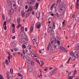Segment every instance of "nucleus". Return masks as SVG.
Wrapping results in <instances>:
<instances>
[{"label": "nucleus", "instance_id": "obj_60", "mask_svg": "<svg viewBox=\"0 0 79 79\" xmlns=\"http://www.w3.org/2000/svg\"><path fill=\"white\" fill-rule=\"evenodd\" d=\"M51 15L52 16H54V14L52 13L51 14Z\"/></svg>", "mask_w": 79, "mask_h": 79}, {"label": "nucleus", "instance_id": "obj_14", "mask_svg": "<svg viewBox=\"0 0 79 79\" xmlns=\"http://www.w3.org/2000/svg\"><path fill=\"white\" fill-rule=\"evenodd\" d=\"M40 12H38L36 14V17L37 19H39L40 18Z\"/></svg>", "mask_w": 79, "mask_h": 79}, {"label": "nucleus", "instance_id": "obj_2", "mask_svg": "<svg viewBox=\"0 0 79 79\" xmlns=\"http://www.w3.org/2000/svg\"><path fill=\"white\" fill-rule=\"evenodd\" d=\"M70 55L71 56H74L73 57V58H74V57H75L76 58H78V56H79V52H77V51H76L74 53L73 52H71L70 53Z\"/></svg>", "mask_w": 79, "mask_h": 79}, {"label": "nucleus", "instance_id": "obj_26", "mask_svg": "<svg viewBox=\"0 0 79 79\" xmlns=\"http://www.w3.org/2000/svg\"><path fill=\"white\" fill-rule=\"evenodd\" d=\"M71 57H70V58H69L68 60L67 61V62H66V63H67V64H69V61H70V60H71Z\"/></svg>", "mask_w": 79, "mask_h": 79}, {"label": "nucleus", "instance_id": "obj_27", "mask_svg": "<svg viewBox=\"0 0 79 79\" xmlns=\"http://www.w3.org/2000/svg\"><path fill=\"white\" fill-rule=\"evenodd\" d=\"M36 28H37V29H40V25H37L36 26Z\"/></svg>", "mask_w": 79, "mask_h": 79}, {"label": "nucleus", "instance_id": "obj_52", "mask_svg": "<svg viewBox=\"0 0 79 79\" xmlns=\"http://www.w3.org/2000/svg\"><path fill=\"white\" fill-rule=\"evenodd\" d=\"M60 68H63V64H62L60 66Z\"/></svg>", "mask_w": 79, "mask_h": 79}, {"label": "nucleus", "instance_id": "obj_38", "mask_svg": "<svg viewBox=\"0 0 79 79\" xmlns=\"http://www.w3.org/2000/svg\"><path fill=\"white\" fill-rule=\"evenodd\" d=\"M18 76H20V77H22L23 76L22 74H20V73H18Z\"/></svg>", "mask_w": 79, "mask_h": 79}, {"label": "nucleus", "instance_id": "obj_59", "mask_svg": "<svg viewBox=\"0 0 79 79\" xmlns=\"http://www.w3.org/2000/svg\"><path fill=\"white\" fill-rule=\"evenodd\" d=\"M49 69L50 70H52V69H53V68H52V67H49Z\"/></svg>", "mask_w": 79, "mask_h": 79}, {"label": "nucleus", "instance_id": "obj_31", "mask_svg": "<svg viewBox=\"0 0 79 79\" xmlns=\"http://www.w3.org/2000/svg\"><path fill=\"white\" fill-rule=\"evenodd\" d=\"M18 3L19 5H20L21 4V3H22V1H21V0H19L18 2Z\"/></svg>", "mask_w": 79, "mask_h": 79}, {"label": "nucleus", "instance_id": "obj_35", "mask_svg": "<svg viewBox=\"0 0 79 79\" xmlns=\"http://www.w3.org/2000/svg\"><path fill=\"white\" fill-rule=\"evenodd\" d=\"M28 47L30 50H31L32 48V46H31V45H29L28 46Z\"/></svg>", "mask_w": 79, "mask_h": 79}, {"label": "nucleus", "instance_id": "obj_47", "mask_svg": "<svg viewBox=\"0 0 79 79\" xmlns=\"http://www.w3.org/2000/svg\"><path fill=\"white\" fill-rule=\"evenodd\" d=\"M15 38L16 36H13L12 37V39H15Z\"/></svg>", "mask_w": 79, "mask_h": 79}, {"label": "nucleus", "instance_id": "obj_34", "mask_svg": "<svg viewBox=\"0 0 79 79\" xmlns=\"http://www.w3.org/2000/svg\"><path fill=\"white\" fill-rule=\"evenodd\" d=\"M60 50H63L64 49V48L62 46H60Z\"/></svg>", "mask_w": 79, "mask_h": 79}, {"label": "nucleus", "instance_id": "obj_55", "mask_svg": "<svg viewBox=\"0 0 79 79\" xmlns=\"http://www.w3.org/2000/svg\"><path fill=\"white\" fill-rule=\"evenodd\" d=\"M25 31H26V32L27 31V28L26 27L25 28Z\"/></svg>", "mask_w": 79, "mask_h": 79}, {"label": "nucleus", "instance_id": "obj_33", "mask_svg": "<svg viewBox=\"0 0 79 79\" xmlns=\"http://www.w3.org/2000/svg\"><path fill=\"white\" fill-rule=\"evenodd\" d=\"M23 33H24V32H23L21 31L20 32V36H22V35H23Z\"/></svg>", "mask_w": 79, "mask_h": 79}, {"label": "nucleus", "instance_id": "obj_6", "mask_svg": "<svg viewBox=\"0 0 79 79\" xmlns=\"http://www.w3.org/2000/svg\"><path fill=\"white\" fill-rule=\"evenodd\" d=\"M27 61L28 64H31L32 66H33V65H34V61H33V60H31V59L30 58H28L27 60Z\"/></svg>", "mask_w": 79, "mask_h": 79}, {"label": "nucleus", "instance_id": "obj_15", "mask_svg": "<svg viewBox=\"0 0 79 79\" xmlns=\"http://www.w3.org/2000/svg\"><path fill=\"white\" fill-rule=\"evenodd\" d=\"M76 20V21H77V20H79V14H77V16L75 18Z\"/></svg>", "mask_w": 79, "mask_h": 79}, {"label": "nucleus", "instance_id": "obj_11", "mask_svg": "<svg viewBox=\"0 0 79 79\" xmlns=\"http://www.w3.org/2000/svg\"><path fill=\"white\" fill-rule=\"evenodd\" d=\"M34 24H32L31 25V27L30 28V33H32V31H33V29H34Z\"/></svg>", "mask_w": 79, "mask_h": 79}, {"label": "nucleus", "instance_id": "obj_28", "mask_svg": "<svg viewBox=\"0 0 79 79\" xmlns=\"http://www.w3.org/2000/svg\"><path fill=\"white\" fill-rule=\"evenodd\" d=\"M50 35H54V32L53 31H52L50 33Z\"/></svg>", "mask_w": 79, "mask_h": 79}, {"label": "nucleus", "instance_id": "obj_63", "mask_svg": "<svg viewBox=\"0 0 79 79\" xmlns=\"http://www.w3.org/2000/svg\"><path fill=\"white\" fill-rule=\"evenodd\" d=\"M32 15H34V10L32 11Z\"/></svg>", "mask_w": 79, "mask_h": 79}, {"label": "nucleus", "instance_id": "obj_48", "mask_svg": "<svg viewBox=\"0 0 79 79\" xmlns=\"http://www.w3.org/2000/svg\"><path fill=\"white\" fill-rule=\"evenodd\" d=\"M63 52H67V50H66V49H64L63 50Z\"/></svg>", "mask_w": 79, "mask_h": 79}, {"label": "nucleus", "instance_id": "obj_46", "mask_svg": "<svg viewBox=\"0 0 79 79\" xmlns=\"http://www.w3.org/2000/svg\"><path fill=\"white\" fill-rule=\"evenodd\" d=\"M2 17L3 19H5V16L4 15H2Z\"/></svg>", "mask_w": 79, "mask_h": 79}, {"label": "nucleus", "instance_id": "obj_50", "mask_svg": "<svg viewBox=\"0 0 79 79\" xmlns=\"http://www.w3.org/2000/svg\"><path fill=\"white\" fill-rule=\"evenodd\" d=\"M28 3L29 5H31L32 4V3H31V2H28Z\"/></svg>", "mask_w": 79, "mask_h": 79}, {"label": "nucleus", "instance_id": "obj_18", "mask_svg": "<svg viewBox=\"0 0 79 79\" xmlns=\"http://www.w3.org/2000/svg\"><path fill=\"white\" fill-rule=\"evenodd\" d=\"M9 55L8 56V58L9 62L10 61V58H12V56L10 55V54L9 53Z\"/></svg>", "mask_w": 79, "mask_h": 79}, {"label": "nucleus", "instance_id": "obj_22", "mask_svg": "<svg viewBox=\"0 0 79 79\" xmlns=\"http://www.w3.org/2000/svg\"><path fill=\"white\" fill-rule=\"evenodd\" d=\"M32 4H34L35 3V0H31Z\"/></svg>", "mask_w": 79, "mask_h": 79}, {"label": "nucleus", "instance_id": "obj_16", "mask_svg": "<svg viewBox=\"0 0 79 79\" xmlns=\"http://www.w3.org/2000/svg\"><path fill=\"white\" fill-rule=\"evenodd\" d=\"M54 43V44H56V41L55 40V41H52V42H51V45L50 46L51 47H53V43Z\"/></svg>", "mask_w": 79, "mask_h": 79}, {"label": "nucleus", "instance_id": "obj_3", "mask_svg": "<svg viewBox=\"0 0 79 79\" xmlns=\"http://www.w3.org/2000/svg\"><path fill=\"white\" fill-rule=\"evenodd\" d=\"M58 11L60 13H61L62 11H64L66 10V8L63 6L62 5H59L58 6Z\"/></svg>", "mask_w": 79, "mask_h": 79}, {"label": "nucleus", "instance_id": "obj_10", "mask_svg": "<svg viewBox=\"0 0 79 79\" xmlns=\"http://www.w3.org/2000/svg\"><path fill=\"white\" fill-rule=\"evenodd\" d=\"M28 71L30 72H32V71H33V68L32 67V66H29Z\"/></svg>", "mask_w": 79, "mask_h": 79}, {"label": "nucleus", "instance_id": "obj_57", "mask_svg": "<svg viewBox=\"0 0 79 79\" xmlns=\"http://www.w3.org/2000/svg\"><path fill=\"white\" fill-rule=\"evenodd\" d=\"M22 15L23 18L24 16V14H22Z\"/></svg>", "mask_w": 79, "mask_h": 79}, {"label": "nucleus", "instance_id": "obj_32", "mask_svg": "<svg viewBox=\"0 0 79 79\" xmlns=\"http://www.w3.org/2000/svg\"><path fill=\"white\" fill-rule=\"evenodd\" d=\"M3 26L4 27V26H6V22L5 21L4 22Z\"/></svg>", "mask_w": 79, "mask_h": 79}, {"label": "nucleus", "instance_id": "obj_62", "mask_svg": "<svg viewBox=\"0 0 79 79\" xmlns=\"http://www.w3.org/2000/svg\"><path fill=\"white\" fill-rule=\"evenodd\" d=\"M12 32L13 33H15V30H13L12 31Z\"/></svg>", "mask_w": 79, "mask_h": 79}, {"label": "nucleus", "instance_id": "obj_25", "mask_svg": "<svg viewBox=\"0 0 79 79\" xmlns=\"http://www.w3.org/2000/svg\"><path fill=\"white\" fill-rule=\"evenodd\" d=\"M16 45V44L15 42H13L11 44L12 47H15Z\"/></svg>", "mask_w": 79, "mask_h": 79}, {"label": "nucleus", "instance_id": "obj_12", "mask_svg": "<svg viewBox=\"0 0 79 79\" xmlns=\"http://www.w3.org/2000/svg\"><path fill=\"white\" fill-rule=\"evenodd\" d=\"M79 0H77V2L76 4V7L77 8V9H78V8H79Z\"/></svg>", "mask_w": 79, "mask_h": 79}, {"label": "nucleus", "instance_id": "obj_39", "mask_svg": "<svg viewBox=\"0 0 79 79\" xmlns=\"http://www.w3.org/2000/svg\"><path fill=\"white\" fill-rule=\"evenodd\" d=\"M57 44L58 45H60V41L57 40Z\"/></svg>", "mask_w": 79, "mask_h": 79}, {"label": "nucleus", "instance_id": "obj_51", "mask_svg": "<svg viewBox=\"0 0 79 79\" xmlns=\"http://www.w3.org/2000/svg\"><path fill=\"white\" fill-rule=\"evenodd\" d=\"M25 9H27L28 8V6L27 5H26L25 6Z\"/></svg>", "mask_w": 79, "mask_h": 79}, {"label": "nucleus", "instance_id": "obj_5", "mask_svg": "<svg viewBox=\"0 0 79 79\" xmlns=\"http://www.w3.org/2000/svg\"><path fill=\"white\" fill-rule=\"evenodd\" d=\"M31 56L32 57H34L35 60L39 59V56H38V55H37L36 53H34V52L31 53Z\"/></svg>", "mask_w": 79, "mask_h": 79}, {"label": "nucleus", "instance_id": "obj_17", "mask_svg": "<svg viewBox=\"0 0 79 79\" xmlns=\"http://www.w3.org/2000/svg\"><path fill=\"white\" fill-rule=\"evenodd\" d=\"M35 6L36 10H37L38 6H39V3L38 2H36L35 4Z\"/></svg>", "mask_w": 79, "mask_h": 79}, {"label": "nucleus", "instance_id": "obj_13", "mask_svg": "<svg viewBox=\"0 0 79 79\" xmlns=\"http://www.w3.org/2000/svg\"><path fill=\"white\" fill-rule=\"evenodd\" d=\"M25 52L26 53H27V55H30L31 53V51L29 50H27V49L25 50Z\"/></svg>", "mask_w": 79, "mask_h": 79}, {"label": "nucleus", "instance_id": "obj_19", "mask_svg": "<svg viewBox=\"0 0 79 79\" xmlns=\"http://www.w3.org/2000/svg\"><path fill=\"white\" fill-rule=\"evenodd\" d=\"M17 23L18 24L20 23V21H21V19H20V18H19L17 19Z\"/></svg>", "mask_w": 79, "mask_h": 79}, {"label": "nucleus", "instance_id": "obj_21", "mask_svg": "<svg viewBox=\"0 0 79 79\" xmlns=\"http://www.w3.org/2000/svg\"><path fill=\"white\" fill-rule=\"evenodd\" d=\"M76 48L77 49H79V43L76 44Z\"/></svg>", "mask_w": 79, "mask_h": 79}, {"label": "nucleus", "instance_id": "obj_58", "mask_svg": "<svg viewBox=\"0 0 79 79\" xmlns=\"http://www.w3.org/2000/svg\"><path fill=\"white\" fill-rule=\"evenodd\" d=\"M50 46H48L47 48V50H49V47Z\"/></svg>", "mask_w": 79, "mask_h": 79}, {"label": "nucleus", "instance_id": "obj_37", "mask_svg": "<svg viewBox=\"0 0 79 79\" xmlns=\"http://www.w3.org/2000/svg\"><path fill=\"white\" fill-rule=\"evenodd\" d=\"M38 77H40V78H42V75L40 74V75H38Z\"/></svg>", "mask_w": 79, "mask_h": 79}, {"label": "nucleus", "instance_id": "obj_23", "mask_svg": "<svg viewBox=\"0 0 79 79\" xmlns=\"http://www.w3.org/2000/svg\"><path fill=\"white\" fill-rule=\"evenodd\" d=\"M5 64H6L7 65H8V60H7V59H6V62H5Z\"/></svg>", "mask_w": 79, "mask_h": 79}, {"label": "nucleus", "instance_id": "obj_49", "mask_svg": "<svg viewBox=\"0 0 79 79\" xmlns=\"http://www.w3.org/2000/svg\"><path fill=\"white\" fill-rule=\"evenodd\" d=\"M12 27H15V25L14 23L12 24Z\"/></svg>", "mask_w": 79, "mask_h": 79}, {"label": "nucleus", "instance_id": "obj_9", "mask_svg": "<svg viewBox=\"0 0 79 79\" xmlns=\"http://www.w3.org/2000/svg\"><path fill=\"white\" fill-rule=\"evenodd\" d=\"M23 53L21 54V55L23 58V59H25L26 58V56L25 55V51L23 49Z\"/></svg>", "mask_w": 79, "mask_h": 79}, {"label": "nucleus", "instance_id": "obj_30", "mask_svg": "<svg viewBox=\"0 0 79 79\" xmlns=\"http://www.w3.org/2000/svg\"><path fill=\"white\" fill-rule=\"evenodd\" d=\"M55 5V4H53L52 5V6L51 7H50V9H52V8H53V7H54V6H54Z\"/></svg>", "mask_w": 79, "mask_h": 79}, {"label": "nucleus", "instance_id": "obj_8", "mask_svg": "<svg viewBox=\"0 0 79 79\" xmlns=\"http://www.w3.org/2000/svg\"><path fill=\"white\" fill-rule=\"evenodd\" d=\"M56 71H57L56 69L53 70L50 72V74H51V75H53V74H55L56 73Z\"/></svg>", "mask_w": 79, "mask_h": 79}, {"label": "nucleus", "instance_id": "obj_45", "mask_svg": "<svg viewBox=\"0 0 79 79\" xmlns=\"http://www.w3.org/2000/svg\"><path fill=\"white\" fill-rule=\"evenodd\" d=\"M44 62H41V66H43V65H44Z\"/></svg>", "mask_w": 79, "mask_h": 79}, {"label": "nucleus", "instance_id": "obj_53", "mask_svg": "<svg viewBox=\"0 0 79 79\" xmlns=\"http://www.w3.org/2000/svg\"><path fill=\"white\" fill-rule=\"evenodd\" d=\"M25 40L27 41L28 40V38H27V37H26L25 38Z\"/></svg>", "mask_w": 79, "mask_h": 79}, {"label": "nucleus", "instance_id": "obj_7", "mask_svg": "<svg viewBox=\"0 0 79 79\" xmlns=\"http://www.w3.org/2000/svg\"><path fill=\"white\" fill-rule=\"evenodd\" d=\"M33 8L32 7H30V8L28 9V10H27L26 11V13H27V15H29L30 14V12L31 11H32Z\"/></svg>", "mask_w": 79, "mask_h": 79}, {"label": "nucleus", "instance_id": "obj_36", "mask_svg": "<svg viewBox=\"0 0 79 79\" xmlns=\"http://www.w3.org/2000/svg\"><path fill=\"white\" fill-rule=\"evenodd\" d=\"M20 29L21 31H24V27H22L20 28Z\"/></svg>", "mask_w": 79, "mask_h": 79}, {"label": "nucleus", "instance_id": "obj_56", "mask_svg": "<svg viewBox=\"0 0 79 79\" xmlns=\"http://www.w3.org/2000/svg\"><path fill=\"white\" fill-rule=\"evenodd\" d=\"M14 51H17V49H16V48H14Z\"/></svg>", "mask_w": 79, "mask_h": 79}, {"label": "nucleus", "instance_id": "obj_29", "mask_svg": "<svg viewBox=\"0 0 79 79\" xmlns=\"http://www.w3.org/2000/svg\"><path fill=\"white\" fill-rule=\"evenodd\" d=\"M0 79H4L3 76L1 74H0Z\"/></svg>", "mask_w": 79, "mask_h": 79}, {"label": "nucleus", "instance_id": "obj_4", "mask_svg": "<svg viewBox=\"0 0 79 79\" xmlns=\"http://www.w3.org/2000/svg\"><path fill=\"white\" fill-rule=\"evenodd\" d=\"M11 7L12 9L13 10H15L16 11V5L15 4V2L12 1L11 3Z\"/></svg>", "mask_w": 79, "mask_h": 79}, {"label": "nucleus", "instance_id": "obj_40", "mask_svg": "<svg viewBox=\"0 0 79 79\" xmlns=\"http://www.w3.org/2000/svg\"><path fill=\"white\" fill-rule=\"evenodd\" d=\"M72 18H75V15L73 14L72 16Z\"/></svg>", "mask_w": 79, "mask_h": 79}, {"label": "nucleus", "instance_id": "obj_1", "mask_svg": "<svg viewBox=\"0 0 79 79\" xmlns=\"http://www.w3.org/2000/svg\"><path fill=\"white\" fill-rule=\"evenodd\" d=\"M77 73L76 70L72 71L69 73L68 77L69 79H72L73 77H74L76 74Z\"/></svg>", "mask_w": 79, "mask_h": 79}, {"label": "nucleus", "instance_id": "obj_54", "mask_svg": "<svg viewBox=\"0 0 79 79\" xmlns=\"http://www.w3.org/2000/svg\"><path fill=\"white\" fill-rule=\"evenodd\" d=\"M64 23H65V20H64V21L63 22V23H62L63 25H64Z\"/></svg>", "mask_w": 79, "mask_h": 79}, {"label": "nucleus", "instance_id": "obj_42", "mask_svg": "<svg viewBox=\"0 0 79 79\" xmlns=\"http://www.w3.org/2000/svg\"><path fill=\"white\" fill-rule=\"evenodd\" d=\"M53 27L54 29H55V24L54 23H53Z\"/></svg>", "mask_w": 79, "mask_h": 79}, {"label": "nucleus", "instance_id": "obj_24", "mask_svg": "<svg viewBox=\"0 0 79 79\" xmlns=\"http://www.w3.org/2000/svg\"><path fill=\"white\" fill-rule=\"evenodd\" d=\"M22 47L23 48H26V46L23 44L22 45Z\"/></svg>", "mask_w": 79, "mask_h": 79}, {"label": "nucleus", "instance_id": "obj_61", "mask_svg": "<svg viewBox=\"0 0 79 79\" xmlns=\"http://www.w3.org/2000/svg\"><path fill=\"white\" fill-rule=\"evenodd\" d=\"M21 13H22V14H24L25 13L24 12V11H21Z\"/></svg>", "mask_w": 79, "mask_h": 79}, {"label": "nucleus", "instance_id": "obj_44", "mask_svg": "<svg viewBox=\"0 0 79 79\" xmlns=\"http://www.w3.org/2000/svg\"><path fill=\"white\" fill-rule=\"evenodd\" d=\"M4 29L5 31H6V29H7L6 26H4Z\"/></svg>", "mask_w": 79, "mask_h": 79}, {"label": "nucleus", "instance_id": "obj_41", "mask_svg": "<svg viewBox=\"0 0 79 79\" xmlns=\"http://www.w3.org/2000/svg\"><path fill=\"white\" fill-rule=\"evenodd\" d=\"M21 25L20 24L19 25H18L17 27V29H19V27H21Z\"/></svg>", "mask_w": 79, "mask_h": 79}, {"label": "nucleus", "instance_id": "obj_43", "mask_svg": "<svg viewBox=\"0 0 79 79\" xmlns=\"http://www.w3.org/2000/svg\"><path fill=\"white\" fill-rule=\"evenodd\" d=\"M23 35L21 36L22 37H24V36H25V34H24V33H23Z\"/></svg>", "mask_w": 79, "mask_h": 79}, {"label": "nucleus", "instance_id": "obj_64", "mask_svg": "<svg viewBox=\"0 0 79 79\" xmlns=\"http://www.w3.org/2000/svg\"><path fill=\"white\" fill-rule=\"evenodd\" d=\"M47 70H48V69L47 68V69H44V71H47Z\"/></svg>", "mask_w": 79, "mask_h": 79}, {"label": "nucleus", "instance_id": "obj_20", "mask_svg": "<svg viewBox=\"0 0 79 79\" xmlns=\"http://www.w3.org/2000/svg\"><path fill=\"white\" fill-rule=\"evenodd\" d=\"M10 73L11 74H13V69H11L10 70Z\"/></svg>", "mask_w": 79, "mask_h": 79}]
</instances>
